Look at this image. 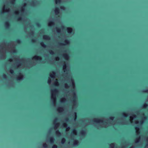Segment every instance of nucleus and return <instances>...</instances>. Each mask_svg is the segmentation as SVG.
<instances>
[{
  "label": "nucleus",
  "instance_id": "obj_1",
  "mask_svg": "<svg viewBox=\"0 0 148 148\" xmlns=\"http://www.w3.org/2000/svg\"><path fill=\"white\" fill-rule=\"evenodd\" d=\"M58 92V90L57 89H55L52 90V99L54 101H56V94Z\"/></svg>",
  "mask_w": 148,
  "mask_h": 148
},
{
  "label": "nucleus",
  "instance_id": "obj_2",
  "mask_svg": "<svg viewBox=\"0 0 148 148\" xmlns=\"http://www.w3.org/2000/svg\"><path fill=\"white\" fill-rule=\"evenodd\" d=\"M70 43L69 40H68L66 39L65 40L64 42V43H60L59 45H66L67 44H69Z\"/></svg>",
  "mask_w": 148,
  "mask_h": 148
},
{
  "label": "nucleus",
  "instance_id": "obj_3",
  "mask_svg": "<svg viewBox=\"0 0 148 148\" xmlns=\"http://www.w3.org/2000/svg\"><path fill=\"white\" fill-rule=\"evenodd\" d=\"M71 92L73 93V102L74 103H75L76 102L75 100V99L76 98V94L73 90H71Z\"/></svg>",
  "mask_w": 148,
  "mask_h": 148
},
{
  "label": "nucleus",
  "instance_id": "obj_4",
  "mask_svg": "<svg viewBox=\"0 0 148 148\" xmlns=\"http://www.w3.org/2000/svg\"><path fill=\"white\" fill-rule=\"evenodd\" d=\"M93 121L97 123H103V121L102 120L99 119L98 118L95 119L93 120Z\"/></svg>",
  "mask_w": 148,
  "mask_h": 148
},
{
  "label": "nucleus",
  "instance_id": "obj_5",
  "mask_svg": "<svg viewBox=\"0 0 148 148\" xmlns=\"http://www.w3.org/2000/svg\"><path fill=\"white\" fill-rule=\"evenodd\" d=\"M32 59H34L36 60L40 61L42 60L41 57L39 56H35Z\"/></svg>",
  "mask_w": 148,
  "mask_h": 148
},
{
  "label": "nucleus",
  "instance_id": "obj_6",
  "mask_svg": "<svg viewBox=\"0 0 148 148\" xmlns=\"http://www.w3.org/2000/svg\"><path fill=\"white\" fill-rule=\"evenodd\" d=\"M23 75L21 73H20L19 76L16 77L17 80L18 81H20L22 79Z\"/></svg>",
  "mask_w": 148,
  "mask_h": 148
},
{
  "label": "nucleus",
  "instance_id": "obj_7",
  "mask_svg": "<svg viewBox=\"0 0 148 148\" xmlns=\"http://www.w3.org/2000/svg\"><path fill=\"white\" fill-rule=\"evenodd\" d=\"M58 120V119L57 118H56L54 120L53 122H54V123L56 125L54 127V128L56 129L58 127L59 123H55L56 122L57 120Z\"/></svg>",
  "mask_w": 148,
  "mask_h": 148
},
{
  "label": "nucleus",
  "instance_id": "obj_8",
  "mask_svg": "<svg viewBox=\"0 0 148 148\" xmlns=\"http://www.w3.org/2000/svg\"><path fill=\"white\" fill-rule=\"evenodd\" d=\"M60 11V9L56 7V8L55 10V12L56 15H57L59 13Z\"/></svg>",
  "mask_w": 148,
  "mask_h": 148
},
{
  "label": "nucleus",
  "instance_id": "obj_9",
  "mask_svg": "<svg viewBox=\"0 0 148 148\" xmlns=\"http://www.w3.org/2000/svg\"><path fill=\"white\" fill-rule=\"evenodd\" d=\"M63 57L65 60H68L69 56L68 54H64L63 55Z\"/></svg>",
  "mask_w": 148,
  "mask_h": 148
},
{
  "label": "nucleus",
  "instance_id": "obj_10",
  "mask_svg": "<svg viewBox=\"0 0 148 148\" xmlns=\"http://www.w3.org/2000/svg\"><path fill=\"white\" fill-rule=\"evenodd\" d=\"M52 74L50 75V77L52 78H54L56 75V72L54 71H52Z\"/></svg>",
  "mask_w": 148,
  "mask_h": 148
},
{
  "label": "nucleus",
  "instance_id": "obj_11",
  "mask_svg": "<svg viewBox=\"0 0 148 148\" xmlns=\"http://www.w3.org/2000/svg\"><path fill=\"white\" fill-rule=\"evenodd\" d=\"M5 25L7 28H8L10 27V25L8 21H7L5 23Z\"/></svg>",
  "mask_w": 148,
  "mask_h": 148
},
{
  "label": "nucleus",
  "instance_id": "obj_12",
  "mask_svg": "<svg viewBox=\"0 0 148 148\" xmlns=\"http://www.w3.org/2000/svg\"><path fill=\"white\" fill-rule=\"evenodd\" d=\"M67 30L68 32L70 34L73 31L72 29L70 27H68L67 29Z\"/></svg>",
  "mask_w": 148,
  "mask_h": 148
},
{
  "label": "nucleus",
  "instance_id": "obj_13",
  "mask_svg": "<svg viewBox=\"0 0 148 148\" xmlns=\"http://www.w3.org/2000/svg\"><path fill=\"white\" fill-rule=\"evenodd\" d=\"M63 69L64 70V71L65 72V71L66 70V66L65 62H64V64L63 65Z\"/></svg>",
  "mask_w": 148,
  "mask_h": 148
},
{
  "label": "nucleus",
  "instance_id": "obj_14",
  "mask_svg": "<svg viewBox=\"0 0 148 148\" xmlns=\"http://www.w3.org/2000/svg\"><path fill=\"white\" fill-rule=\"evenodd\" d=\"M54 139L53 137H51L49 138V141L51 143H53L54 142Z\"/></svg>",
  "mask_w": 148,
  "mask_h": 148
},
{
  "label": "nucleus",
  "instance_id": "obj_15",
  "mask_svg": "<svg viewBox=\"0 0 148 148\" xmlns=\"http://www.w3.org/2000/svg\"><path fill=\"white\" fill-rule=\"evenodd\" d=\"M80 133L81 135L83 136L85 135L86 134V132L85 130H82L80 132Z\"/></svg>",
  "mask_w": 148,
  "mask_h": 148
},
{
  "label": "nucleus",
  "instance_id": "obj_16",
  "mask_svg": "<svg viewBox=\"0 0 148 148\" xmlns=\"http://www.w3.org/2000/svg\"><path fill=\"white\" fill-rule=\"evenodd\" d=\"M55 25V23L53 21H51L49 22V23L48 25L49 26H50L51 25Z\"/></svg>",
  "mask_w": 148,
  "mask_h": 148
},
{
  "label": "nucleus",
  "instance_id": "obj_17",
  "mask_svg": "<svg viewBox=\"0 0 148 148\" xmlns=\"http://www.w3.org/2000/svg\"><path fill=\"white\" fill-rule=\"evenodd\" d=\"M43 38L44 39L49 40L50 39V37L49 36L44 35L43 36Z\"/></svg>",
  "mask_w": 148,
  "mask_h": 148
},
{
  "label": "nucleus",
  "instance_id": "obj_18",
  "mask_svg": "<svg viewBox=\"0 0 148 148\" xmlns=\"http://www.w3.org/2000/svg\"><path fill=\"white\" fill-rule=\"evenodd\" d=\"M78 141L77 140H75L73 141V145H77L78 143Z\"/></svg>",
  "mask_w": 148,
  "mask_h": 148
},
{
  "label": "nucleus",
  "instance_id": "obj_19",
  "mask_svg": "<svg viewBox=\"0 0 148 148\" xmlns=\"http://www.w3.org/2000/svg\"><path fill=\"white\" fill-rule=\"evenodd\" d=\"M63 110H64V109H63V108H62L61 107H59L58 109V110L60 112H62Z\"/></svg>",
  "mask_w": 148,
  "mask_h": 148
},
{
  "label": "nucleus",
  "instance_id": "obj_20",
  "mask_svg": "<svg viewBox=\"0 0 148 148\" xmlns=\"http://www.w3.org/2000/svg\"><path fill=\"white\" fill-rule=\"evenodd\" d=\"M40 45L41 46L43 47H46V45L43 42H41L40 43Z\"/></svg>",
  "mask_w": 148,
  "mask_h": 148
},
{
  "label": "nucleus",
  "instance_id": "obj_21",
  "mask_svg": "<svg viewBox=\"0 0 148 148\" xmlns=\"http://www.w3.org/2000/svg\"><path fill=\"white\" fill-rule=\"evenodd\" d=\"M147 106H148V104L146 103H145L143 105V108L145 109L147 107Z\"/></svg>",
  "mask_w": 148,
  "mask_h": 148
},
{
  "label": "nucleus",
  "instance_id": "obj_22",
  "mask_svg": "<svg viewBox=\"0 0 148 148\" xmlns=\"http://www.w3.org/2000/svg\"><path fill=\"white\" fill-rule=\"evenodd\" d=\"M66 141V139L65 138H63L62 139V140H61V143L62 144H64L65 142Z\"/></svg>",
  "mask_w": 148,
  "mask_h": 148
},
{
  "label": "nucleus",
  "instance_id": "obj_23",
  "mask_svg": "<svg viewBox=\"0 0 148 148\" xmlns=\"http://www.w3.org/2000/svg\"><path fill=\"white\" fill-rule=\"evenodd\" d=\"M56 134L59 136H60L61 134L60 132L58 130L56 132Z\"/></svg>",
  "mask_w": 148,
  "mask_h": 148
},
{
  "label": "nucleus",
  "instance_id": "obj_24",
  "mask_svg": "<svg viewBox=\"0 0 148 148\" xmlns=\"http://www.w3.org/2000/svg\"><path fill=\"white\" fill-rule=\"evenodd\" d=\"M16 42L18 44H20L21 43V40L19 39H17L16 40Z\"/></svg>",
  "mask_w": 148,
  "mask_h": 148
},
{
  "label": "nucleus",
  "instance_id": "obj_25",
  "mask_svg": "<svg viewBox=\"0 0 148 148\" xmlns=\"http://www.w3.org/2000/svg\"><path fill=\"white\" fill-rule=\"evenodd\" d=\"M122 115L123 116H124V117H127V114L125 112H123L122 113Z\"/></svg>",
  "mask_w": 148,
  "mask_h": 148
},
{
  "label": "nucleus",
  "instance_id": "obj_26",
  "mask_svg": "<svg viewBox=\"0 0 148 148\" xmlns=\"http://www.w3.org/2000/svg\"><path fill=\"white\" fill-rule=\"evenodd\" d=\"M56 29L57 32L59 33L60 32V29L58 27H56Z\"/></svg>",
  "mask_w": 148,
  "mask_h": 148
},
{
  "label": "nucleus",
  "instance_id": "obj_27",
  "mask_svg": "<svg viewBox=\"0 0 148 148\" xmlns=\"http://www.w3.org/2000/svg\"><path fill=\"white\" fill-rule=\"evenodd\" d=\"M61 2V0H56V4L60 3Z\"/></svg>",
  "mask_w": 148,
  "mask_h": 148
},
{
  "label": "nucleus",
  "instance_id": "obj_28",
  "mask_svg": "<svg viewBox=\"0 0 148 148\" xmlns=\"http://www.w3.org/2000/svg\"><path fill=\"white\" fill-rule=\"evenodd\" d=\"M10 72L11 74H13L14 73V70L12 69H11L10 70Z\"/></svg>",
  "mask_w": 148,
  "mask_h": 148
},
{
  "label": "nucleus",
  "instance_id": "obj_29",
  "mask_svg": "<svg viewBox=\"0 0 148 148\" xmlns=\"http://www.w3.org/2000/svg\"><path fill=\"white\" fill-rule=\"evenodd\" d=\"M73 133H72V134H76V130L75 129H74L73 130Z\"/></svg>",
  "mask_w": 148,
  "mask_h": 148
},
{
  "label": "nucleus",
  "instance_id": "obj_30",
  "mask_svg": "<svg viewBox=\"0 0 148 148\" xmlns=\"http://www.w3.org/2000/svg\"><path fill=\"white\" fill-rule=\"evenodd\" d=\"M49 52L51 55H53L54 54V52L52 50H49Z\"/></svg>",
  "mask_w": 148,
  "mask_h": 148
},
{
  "label": "nucleus",
  "instance_id": "obj_31",
  "mask_svg": "<svg viewBox=\"0 0 148 148\" xmlns=\"http://www.w3.org/2000/svg\"><path fill=\"white\" fill-rule=\"evenodd\" d=\"M43 146L45 148H47V145L45 143L43 144Z\"/></svg>",
  "mask_w": 148,
  "mask_h": 148
},
{
  "label": "nucleus",
  "instance_id": "obj_32",
  "mask_svg": "<svg viewBox=\"0 0 148 148\" xmlns=\"http://www.w3.org/2000/svg\"><path fill=\"white\" fill-rule=\"evenodd\" d=\"M60 8L62 10H64L65 9V7L64 6H60Z\"/></svg>",
  "mask_w": 148,
  "mask_h": 148
},
{
  "label": "nucleus",
  "instance_id": "obj_33",
  "mask_svg": "<svg viewBox=\"0 0 148 148\" xmlns=\"http://www.w3.org/2000/svg\"><path fill=\"white\" fill-rule=\"evenodd\" d=\"M63 126L64 127H67V125L66 123H64L63 124Z\"/></svg>",
  "mask_w": 148,
  "mask_h": 148
},
{
  "label": "nucleus",
  "instance_id": "obj_34",
  "mask_svg": "<svg viewBox=\"0 0 148 148\" xmlns=\"http://www.w3.org/2000/svg\"><path fill=\"white\" fill-rule=\"evenodd\" d=\"M143 116H144V117H143V119H146V118H146V117L145 116V114H143Z\"/></svg>",
  "mask_w": 148,
  "mask_h": 148
},
{
  "label": "nucleus",
  "instance_id": "obj_35",
  "mask_svg": "<svg viewBox=\"0 0 148 148\" xmlns=\"http://www.w3.org/2000/svg\"><path fill=\"white\" fill-rule=\"evenodd\" d=\"M22 19L21 17H19L18 18L17 20L18 21H21Z\"/></svg>",
  "mask_w": 148,
  "mask_h": 148
},
{
  "label": "nucleus",
  "instance_id": "obj_36",
  "mask_svg": "<svg viewBox=\"0 0 148 148\" xmlns=\"http://www.w3.org/2000/svg\"><path fill=\"white\" fill-rule=\"evenodd\" d=\"M2 77L4 79H5L6 77V75L5 74H3L2 75Z\"/></svg>",
  "mask_w": 148,
  "mask_h": 148
},
{
  "label": "nucleus",
  "instance_id": "obj_37",
  "mask_svg": "<svg viewBox=\"0 0 148 148\" xmlns=\"http://www.w3.org/2000/svg\"><path fill=\"white\" fill-rule=\"evenodd\" d=\"M52 148H57V146L56 145H54L52 146Z\"/></svg>",
  "mask_w": 148,
  "mask_h": 148
},
{
  "label": "nucleus",
  "instance_id": "obj_38",
  "mask_svg": "<svg viewBox=\"0 0 148 148\" xmlns=\"http://www.w3.org/2000/svg\"><path fill=\"white\" fill-rule=\"evenodd\" d=\"M114 143H112L110 145V146H111L112 147L114 145Z\"/></svg>",
  "mask_w": 148,
  "mask_h": 148
},
{
  "label": "nucleus",
  "instance_id": "obj_39",
  "mask_svg": "<svg viewBox=\"0 0 148 148\" xmlns=\"http://www.w3.org/2000/svg\"><path fill=\"white\" fill-rule=\"evenodd\" d=\"M74 117H75V119H76L77 117V113L76 112H75L74 113Z\"/></svg>",
  "mask_w": 148,
  "mask_h": 148
},
{
  "label": "nucleus",
  "instance_id": "obj_40",
  "mask_svg": "<svg viewBox=\"0 0 148 148\" xmlns=\"http://www.w3.org/2000/svg\"><path fill=\"white\" fill-rule=\"evenodd\" d=\"M56 82L55 83V85H57L58 84V81L57 79L56 80Z\"/></svg>",
  "mask_w": 148,
  "mask_h": 148
},
{
  "label": "nucleus",
  "instance_id": "obj_41",
  "mask_svg": "<svg viewBox=\"0 0 148 148\" xmlns=\"http://www.w3.org/2000/svg\"><path fill=\"white\" fill-rule=\"evenodd\" d=\"M114 117V116H111L110 117V119L111 120H113Z\"/></svg>",
  "mask_w": 148,
  "mask_h": 148
},
{
  "label": "nucleus",
  "instance_id": "obj_42",
  "mask_svg": "<svg viewBox=\"0 0 148 148\" xmlns=\"http://www.w3.org/2000/svg\"><path fill=\"white\" fill-rule=\"evenodd\" d=\"M65 100V99L64 98H62V100L61 101V102H63Z\"/></svg>",
  "mask_w": 148,
  "mask_h": 148
},
{
  "label": "nucleus",
  "instance_id": "obj_43",
  "mask_svg": "<svg viewBox=\"0 0 148 148\" xmlns=\"http://www.w3.org/2000/svg\"><path fill=\"white\" fill-rule=\"evenodd\" d=\"M135 129L136 131H137L138 130H139V128L138 127H135Z\"/></svg>",
  "mask_w": 148,
  "mask_h": 148
},
{
  "label": "nucleus",
  "instance_id": "obj_44",
  "mask_svg": "<svg viewBox=\"0 0 148 148\" xmlns=\"http://www.w3.org/2000/svg\"><path fill=\"white\" fill-rule=\"evenodd\" d=\"M51 82V80L50 79H48V83H49Z\"/></svg>",
  "mask_w": 148,
  "mask_h": 148
},
{
  "label": "nucleus",
  "instance_id": "obj_45",
  "mask_svg": "<svg viewBox=\"0 0 148 148\" xmlns=\"http://www.w3.org/2000/svg\"><path fill=\"white\" fill-rule=\"evenodd\" d=\"M36 25L37 26H40V23H37L36 24Z\"/></svg>",
  "mask_w": 148,
  "mask_h": 148
},
{
  "label": "nucleus",
  "instance_id": "obj_46",
  "mask_svg": "<svg viewBox=\"0 0 148 148\" xmlns=\"http://www.w3.org/2000/svg\"><path fill=\"white\" fill-rule=\"evenodd\" d=\"M66 121L68 122L69 121V119L68 118H66L65 119Z\"/></svg>",
  "mask_w": 148,
  "mask_h": 148
},
{
  "label": "nucleus",
  "instance_id": "obj_47",
  "mask_svg": "<svg viewBox=\"0 0 148 148\" xmlns=\"http://www.w3.org/2000/svg\"><path fill=\"white\" fill-rule=\"evenodd\" d=\"M16 0H13V1H12L11 2V3L12 4H13V2L15 1Z\"/></svg>",
  "mask_w": 148,
  "mask_h": 148
},
{
  "label": "nucleus",
  "instance_id": "obj_48",
  "mask_svg": "<svg viewBox=\"0 0 148 148\" xmlns=\"http://www.w3.org/2000/svg\"><path fill=\"white\" fill-rule=\"evenodd\" d=\"M65 87L66 88L67 87H68V85L67 84H65Z\"/></svg>",
  "mask_w": 148,
  "mask_h": 148
},
{
  "label": "nucleus",
  "instance_id": "obj_49",
  "mask_svg": "<svg viewBox=\"0 0 148 148\" xmlns=\"http://www.w3.org/2000/svg\"><path fill=\"white\" fill-rule=\"evenodd\" d=\"M140 123L141 124H142L143 123V121L142 120H141L140 121Z\"/></svg>",
  "mask_w": 148,
  "mask_h": 148
},
{
  "label": "nucleus",
  "instance_id": "obj_50",
  "mask_svg": "<svg viewBox=\"0 0 148 148\" xmlns=\"http://www.w3.org/2000/svg\"><path fill=\"white\" fill-rule=\"evenodd\" d=\"M138 139H136V143H138Z\"/></svg>",
  "mask_w": 148,
  "mask_h": 148
},
{
  "label": "nucleus",
  "instance_id": "obj_51",
  "mask_svg": "<svg viewBox=\"0 0 148 148\" xmlns=\"http://www.w3.org/2000/svg\"><path fill=\"white\" fill-rule=\"evenodd\" d=\"M34 34V33L33 32H31L30 33V34H31V35H32V34Z\"/></svg>",
  "mask_w": 148,
  "mask_h": 148
},
{
  "label": "nucleus",
  "instance_id": "obj_52",
  "mask_svg": "<svg viewBox=\"0 0 148 148\" xmlns=\"http://www.w3.org/2000/svg\"><path fill=\"white\" fill-rule=\"evenodd\" d=\"M32 41L33 42H35V40L34 39L32 40Z\"/></svg>",
  "mask_w": 148,
  "mask_h": 148
},
{
  "label": "nucleus",
  "instance_id": "obj_53",
  "mask_svg": "<svg viewBox=\"0 0 148 148\" xmlns=\"http://www.w3.org/2000/svg\"><path fill=\"white\" fill-rule=\"evenodd\" d=\"M144 92H148V90H146L144 91Z\"/></svg>",
  "mask_w": 148,
  "mask_h": 148
},
{
  "label": "nucleus",
  "instance_id": "obj_54",
  "mask_svg": "<svg viewBox=\"0 0 148 148\" xmlns=\"http://www.w3.org/2000/svg\"><path fill=\"white\" fill-rule=\"evenodd\" d=\"M14 53H16V50H14L13 51Z\"/></svg>",
  "mask_w": 148,
  "mask_h": 148
},
{
  "label": "nucleus",
  "instance_id": "obj_55",
  "mask_svg": "<svg viewBox=\"0 0 148 148\" xmlns=\"http://www.w3.org/2000/svg\"><path fill=\"white\" fill-rule=\"evenodd\" d=\"M69 129H70V128H69V127H67L66 128V130H69Z\"/></svg>",
  "mask_w": 148,
  "mask_h": 148
},
{
  "label": "nucleus",
  "instance_id": "obj_56",
  "mask_svg": "<svg viewBox=\"0 0 148 148\" xmlns=\"http://www.w3.org/2000/svg\"><path fill=\"white\" fill-rule=\"evenodd\" d=\"M61 28L62 29H64V26H62L61 27Z\"/></svg>",
  "mask_w": 148,
  "mask_h": 148
},
{
  "label": "nucleus",
  "instance_id": "obj_57",
  "mask_svg": "<svg viewBox=\"0 0 148 148\" xmlns=\"http://www.w3.org/2000/svg\"><path fill=\"white\" fill-rule=\"evenodd\" d=\"M26 4L25 3L23 5V6L24 7L25 6Z\"/></svg>",
  "mask_w": 148,
  "mask_h": 148
},
{
  "label": "nucleus",
  "instance_id": "obj_58",
  "mask_svg": "<svg viewBox=\"0 0 148 148\" xmlns=\"http://www.w3.org/2000/svg\"><path fill=\"white\" fill-rule=\"evenodd\" d=\"M8 61H12V60L11 59H10L8 60Z\"/></svg>",
  "mask_w": 148,
  "mask_h": 148
},
{
  "label": "nucleus",
  "instance_id": "obj_59",
  "mask_svg": "<svg viewBox=\"0 0 148 148\" xmlns=\"http://www.w3.org/2000/svg\"><path fill=\"white\" fill-rule=\"evenodd\" d=\"M133 116L134 117H136V115H134V114L133 115Z\"/></svg>",
  "mask_w": 148,
  "mask_h": 148
},
{
  "label": "nucleus",
  "instance_id": "obj_60",
  "mask_svg": "<svg viewBox=\"0 0 148 148\" xmlns=\"http://www.w3.org/2000/svg\"><path fill=\"white\" fill-rule=\"evenodd\" d=\"M15 14H18V13H17V12H15Z\"/></svg>",
  "mask_w": 148,
  "mask_h": 148
},
{
  "label": "nucleus",
  "instance_id": "obj_61",
  "mask_svg": "<svg viewBox=\"0 0 148 148\" xmlns=\"http://www.w3.org/2000/svg\"><path fill=\"white\" fill-rule=\"evenodd\" d=\"M57 59H58L59 60V58L58 57H57V58H56Z\"/></svg>",
  "mask_w": 148,
  "mask_h": 148
},
{
  "label": "nucleus",
  "instance_id": "obj_62",
  "mask_svg": "<svg viewBox=\"0 0 148 148\" xmlns=\"http://www.w3.org/2000/svg\"><path fill=\"white\" fill-rule=\"evenodd\" d=\"M32 2L33 4L34 3V1H32Z\"/></svg>",
  "mask_w": 148,
  "mask_h": 148
},
{
  "label": "nucleus",
  "instance_id": "obj_63",
  "mask_svg": "<svg viewBox=\"0 0 148 148\" xmlns=\"http://www.w3.org/2000/svg\"><path fill=\"white\" fill-rule=\"evenodd\" d=\"M138 123V122H136V123Z\"/></svg>",
  "mask_w": 148,
  "mask_h": 148
}]
</instances>
